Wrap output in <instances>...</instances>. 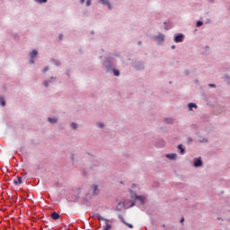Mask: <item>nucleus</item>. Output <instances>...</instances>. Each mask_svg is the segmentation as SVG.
<instances>
[{
    "label": "nucleus",
    "instance_id": "obj_1",
    "mask_svg": "<svg viewBox=\"0 0 230 230\" xmlns=\"http://www.w3.org/2000/svg\"><path fill=\"white\" fill-rule=\"evenodd\" d=\"M39 55V52H37V50H32V53H31L30 57H31V64H35V60H33V58H35V57Z\"/></svg>",
    "mask_w": 230,
    "mask_h": 230
},
{
    "label": "nucleus",
    "instance_id": "obj_2",
    "mask_svg": "<svg viewBox=\"0 0 230 230\" xmlns=\"http://www.w3.org/2000/svg\"><path fill=\"white\" fill-rule=\"evenodd\" d=\"M184 40V35L180 34L174 38L175 42H182Z\"/></svg>",
    "mask_w": 230,
    "mask_h": 230
},
{
    "label": "nucleus",
    "instance_id": "obj_3",
    "mask_svg": "<svg viewBox=\"0 0 230 230\" xmlns=\"http://www.w3.org/2000/svg\"><path fill=\"white\" fill-rule=\"evenodd\" d=\"M194 166L199 168V166H202V160L201 159H194Z\"/></svg>",
    "mask_w": 230,
    "mask_h": 230
},
{
    "label": "nucleus",
    "instance_id": "obj_4",
    "mask_svg": "<svg viewBox=\"0 0 230 230\" xmlns=\"http://www.w3.org/2000/svg\"><path fill=\"white\" fill-rule=\"evenodd\" d=\"M120 220H121L122 224H125V226H128L129 229H134V226H132L131 224L127 223V221H125V218H123V217H120Z\"/></svg>",
    "mask_w": 230,
    "mask_h": 230
},
{
    "label": "nucleus",
    "instance_id": "obj_5",
    "mask_svg": "<svg viewBox=\"0 0 230 230\" xmlns=\"http://www.w3.org/2000/svg\"><path fill=\"white\" fill-rule=\"evenodd\" d=\"M13 184H22V178L18 176L16 179L13 180Z\"/></svg>",
    "mask_w": 230,
    "mask_h": 230
},
{
    "label": "nucleus",
    "instance_id": "obj_6",
    "mask_svg": "<svg viewBox=\"0 0 230 230\" xmlns=\"http://www.w3.org/2000/svg\"><path fill=\"white\" fill-rule=\"evenodd\" d=\"M51 218H52L53 220H58V218H60V214H59V213H57V212H53V213L51 214Z\"/></svg>",
    "mask_w": 230,
    "mask_h": 230
},
{
    "label": "nucleus",
    "instance_id": "obj_7",
    "mask_svg": "<svg viewBox=\"0 0 230 230\" xmlns=\"http://www.w3.org/2000/svg\"><path fill=\"white\" fill-rule=\"evenodd\" d=\"M156 40L158 42H164V36L163 34H159L157 37H156Z\"/></svg>",
    "mask_w": 230,
    "mask_h": 230
},
{
    "label": "nucleus",
    "instance_id": "obj_8",
    "mask_svg": "<svg viewBox=\"0 0 230 230\" xmlns=\"http://www.w3.org/2000/svg\"><path fill=\"white\" fill-rule=\"evenodd\" d=\"M100 3H102V4H108L110 10L112 8L109 3V0H100Z\"/></svg>",
    "mask_w": 230,
    "mask_h": 230
},
{
    "label": "nucleus",
    "instance_id": "obj_9",
    "mask_svg": "<svg viewBox=\"0 0 230 230\" xmlns=\"http://www.w3.org/2000/svg\"><path fill=\"white\" fill-rule=\"evenodd\" d=\"M188 107H189V111H193V108L197 109V104L191 102L188 104Z\"/></svg>",
    "mask_w": 230,
    "mask_h": 230
},
{
    "label": "nucleus",
    "instance_id": "obj_10",
    "mask_svg": "<svg viewBox=\"0 0 230 230\" xmlns=\"http://www.w3.org/2000/svg\"><path fill=\"white\" fill-rule=\"evenodd\" d=\"M93 217H94L95 218H98L99 220H105V222H107V219H105L102 216H100L99 213L94 214Z\"/></svg>",
    "mask_w": 230,
    "mask_h": 230
},
{
    "label": "nucleus",
    "instance_id": "obj_11",
    "mask_svg": "<svg viewBox=\"0 0 230 230\" xmlns=\"http://www.w3.org/2000/svg\"><path fill=\"white\" fill-rule=\"evenodd\" d=\"M168 159H177V154L166 155Z\"/></svg>",
    "mask_w": 230,
    "mask_h": 230
},
{
    "label": "nucleus",
    "instance_id": "obj_12",
    "mask_svg": "<svg viewBox=\"0 0 230 230\" xmlns=\"http://www.w3.org/2000/svg\"><path fill=\"white\" fill-rule=\"evenodd\" d=\"M0 103H1L2 107H4L6 105V102L4 101V98L0 97Z\"/></svg>",
    "mask_w": 230,
    "mask_h": 230
},
{
    "label": "nucleus",
    "instance_id": "obj_13",
    "mask_svg": "<svg viewBox=\"0 0 230 230\" xmlns=\"http://www.w3.org/2000/svg\"><path fill=\"white\" fill-rule=\"evenodd\" d=\"M49 123H57L58 119L57 118H49Z\"/></svg>",
    "mask_w": 230,
    "mask_h": 230
},
{
    "label": "nucleus",
    "instance_id": "obj_14",
    "mask_svg": "<svg viewBox=\"0 0 230 230\" xmlns=\"http://www.w3.org/2000/svg\"><path fill=\"white\" fill-rule=\"evenodd\" d=\"M178 150H180L181 154H184V148L182 147V145L178 146Z\"/></svg>",
    "mask_w": 230,
    "mask_h": 230
},
{
    "label": "nucleus",
    "instance_id": "obj_15",
    "mask_svg": "<svg viewBox=\"0 0 230 230\" xmlns=\"http://www.w3.org/2000/svg\"><path fill=\"white\" fill-rule=\"evenodd\" d=\"M98 187L96 185L93 186V194L98 195Z\"/></svg>",
    "mask_w": 230,
    "mask_h": 230
},
{
    "label": "nucleus",
    "instance_id": "obj_16",
    "mask_svg": "<svg viewBox=\"0 0 230 230\" xmlns=\"http://www.w3.org/2000/svg\"><path fill=\"white\" fill-rule=\"evenodd\" d=\"M111 227H112V226H111V225H109L108 223H106V226H105V227H104L103 230H111Z\"/></svg>",
    "mask_w": 230,
    "mask_h": 230
},
{
    "label": "nucleus",
    "instance_id": "obj_17",
    "mask_svg": "<svg viewBox=\"0 0 230 230\" xmlns=\"http://www.w3.org/2000/svg\"><path fill=\"white\" fill-rule=\"evenodd\" d=\"M137 199H138V200H140L141 202H144L145 200V197L143 196H137Z\"/></svg>",
    "mask_w": 230,
    "mask_h": 230
},
{
    "label": "nucleus",
    "instance_id": "obj_18",
    "mask_svg": "<svg viewBox=\"0 0 230 230\" xmlns=\"http://www.w3.org/2000/svg\"><path fill=\"white\" fill-rule=\"evenodd\" d=\"M113 73L115 76H119V72L118 70L114 69Z\"/></svg>",
    "mask_w": 230,
    "mask_h": 230
},
{
    "label": "nucleus",
    "instance_id": "obj_19",
    "mask_svg": "<svg viewBox=\"0 0 230 230\" xmlns=\"http://www.w3.org/2000/svg\"><path fill=\"white\" fill-rule=\"evenodd\" d=\"M38 3L42 4V3H48V0H36Z\"/></svg>",
    "mask_w": 230,
    "mask_h": 230
},
{
    "label": "nucleus",
    "instance_id": "obj_20",
    "mask_svg": "<svg viewBox=\"0 0 230 230\" xmlns=\"http://www.w3.org/2000/svg\"><path fill=\"white\" fill-rule=\"evenodd\" d=\"M200 26H202V22L198 21V22H197V27L199 28V27H200Z\"/></svg>",
    "mask_w": 230,
    "mask_h": 230
},
{
    "label": "nucleus",
    "instance_id": "obj_21",
    "mask_svg": "<svg viewBox=\"0 0 230 230\" xmlns=\"http://www.w3.org/2000/svg\"><path fill=\"white\" fill-rule=\"evenodd\" d=\"M72 128L76 129L77 125L75 123L71 124Z\"/></svg>",
    "mask_w": 230,
    "mask_h": 230
},
{
    "label": "nucleus",
    "instance_id": "obj_22",
    "mask_svg": "<svg viewBox=\"0 0 230 230\" xmlns=\"http://www.w3.org/2000/svg\"><path fill=\"white\" fill-rule=\"evenodd\" d=\"M86 6H91V0H86Z\"/></svg>",
    "mask_w": 230,
    "mask_h": 230
},
{
    "label": "nucleus",
    "instance_id": "obj_23",
    "mask_svg": "<svg viewBox=\"0 0 230 230\" xmlns=\"http://www.w3.org/2000/svg\"><path fill=\"white\" fill-rule=\"evenodd\" d=\"M49 67L48 66H45L44 69H43V73H46V71H49Z\"/></svg>",
    "mask_w": 230,
    "mask_h": 230
},
{
    "label": "nucleus",
    "instance_id": "obj_24",
    "mask_svg": "<svg viewBox=\"0 0 230 230\" xmlns=\"http://www.w3.org/2000/svg\"><path fill=\"white\" fill-rule=\"evenodd\" d=\"M98 127H99L100 128H103V123H99V124H98Z\"/></svg>",
    "mask_w": 230,
    "mask_h": 230
},
{
    "label": "nucleus",
    "instance_id": "obj_25",
    "mask_svg": "<svg viewBox=\"0 0 230 230\" xmlns=\"http://www.w3.org/2000/svg\"><path fill=\"white\" fill-rule=\"evenodd\" d=\"M165 121H166V123H172V119H165Z\"/></svg>",
    "mask_w": 230,
    "mask_h": 230
},
{
    "label": "nucleus",
    "instance_id": "obj_26",
    "mask_svg": "<svg viewBox=\"0 0 230 230\" xmlns=\"http://www.w3.org/2000/svg\"><path fill=\"white\" fill-rule=\"evenodd\" d=\"M44 85H45V87H49V84H48V81H46L45 83H44Z\"/></svg>",
    "mask_w": 230,
    "mask_h": 230
},
{
    "label": "nucleus",
    "instance_id": "obj_27",
    "mask_svg": "<svg viewBox=\"0 0 230 230\" xmlns=\"http://www.w3.org/2000/svg\"><path fill=\"white\" fill-rule=\"evenodd\" d=\"M63 37L64 36L62 34H60L59 37H58L59 40H62Z\"/></svg>",
    "mask_w": 230,
    "mask_h": 230
},
{
    "label": "nucleus",
    "instance_id": "obj_28",
    "mask_svg": "<svg viewBox=\"0 0 230 230\" xmlns=\"http://www.w3.org/2000/svg\"><path fill=\"white\" fill-rule=\"evenodd\" d=\"M208 85H209V87H217V85H215L214 84H210Z\"/></svg>",
    "mask_w": 230,
    "mask_h": 230
},
{
    "label": "nucleus",
    "instance_id": "obj_29",
    "mask_svg": "<svg viewBox=\"0 0 230 230\" xmlns=\"http://www.w3.org/2000/svg\"><path fill=\"white\" fill-rule=\"evenodd\" d=\"M80 3L84 4L85 3V0H80Z\"/></svg>",
    "mask_w": 230,
    "mask_h": 230
},
{
    "label": "nucleus",
    "instance_id": "obj_30",
    "mask_svg": "<svg viewBox=\"0 0 230 230\" xmlns=\"http://www.w3.org/2000/svg\"><path fill=\"white\" fill-rule=\"evenodd\" d=\"M182 222H184V217H182L181 219V223L182 224Z\"/></svg>",
    "mask_w": 230,
    "mask_h": 230
},
{
    "label": "nucleus",
    "instance_id": "obj_31",
    "mask_svg": "<svg viewBox=\"0 0 230 230\" xmlns=\"http://www.w3.org/2000/svg\"><path fill=\"white\" fill-rule=\"evenodd\" d=\"M172 49H175V45H172Z\"/></svg>",
    "mask_w": 230,
    "mask_h": 230
},
{
    "label": "nucleus",
    "instance_id": "obj_32",
    "mask_svg": "<svg viewBox=\"0 0 230 230\" xmlns=\"http://www.w3.org/2000/svg\"><path fill=\"white\" fill-rule=\"evenodd\" d=\"M139 45H141V42H138Z\"/></svg>",
    "mask_w": 230,
    "mask_h": 230
}]
</instances>
